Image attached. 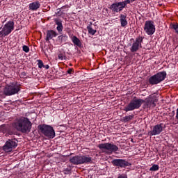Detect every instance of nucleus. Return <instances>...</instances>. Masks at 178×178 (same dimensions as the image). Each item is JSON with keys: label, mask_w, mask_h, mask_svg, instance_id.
Wrapping results in <instances>:
<instances>
[{"label": "nucleus", "mask_w": 178, "mask_h": 178, "mask_svg": "<svg viewBox=\"0 0 178 178\" xmlns=\"http://www.w3.org/2000/svg\"><path fill=\"white\" fill-rule=\"evenodd\" d=\"M13 126L17 131H21V133H30L33 124L29 118L20 117L15 120Z\"/></svg>", "instance_id": "1"}, {"label": "nucleus", "mask_w": 178, "mask_h": 178, "mask_svg": "<svg viewBox=\"0 0 178 178\" xmlns=\"http://www.w3.org/2000/svg\"><path fill=\"white\" fill-rule=\"evenodd\" d=\"M70 163L72 165H88L92 163V157L87 155H76L70 159Z\"/></svg>", "instance_id": "2"}, {"label": "nucleus", "mask_w": 178, "mask_h": 178, "mask_svg": "<svg viewBox=\"0 0 178 178\" xmlns=\"http://www.w3.org/2000/svg\"><path fill=\"white\" fill-rule=\"evenodd\" d=\"M158 102V97L155 93L149 95L145 99H141V104H143V109H152L156 106Z\"/></svg>", "instance_id": "3"}, {"label": "nucleus", "mask_w": 178, "mask_h": 178, "mask_svg": "<svg viewBox=\"0 0 178 178\" xmlns=\"http://www.w3.org/2000/svg\"><path fill=\"white\" fill-rule=\"evenodd\" d=\"M38 129L44 134L47 138H55V130L51 125L40 124L38 126Z\"/></svg>", "instance_id": "4"}, {"label": "nucleus", "mask_w": 178, "mask_h": 178, "mask_svg": "<svg viewBox=\"0 0 178 178\" xmlns=\"http://www.w3.org/2000/svg\"><path fill=\"white\" fill-rule=\"evenodd\" d=\"M166 76L167 74L165 71L159 72L149 78V83L151 84V86L159 84V83H162V81L166 79Z\"/></svg>", "instance_id": "5"}, {"label": "nucleus", "mask_w": 178, "mask_h": 178, "mask_svg": "<svg viewBox=\"0 0 178 178\" xmlns=\"http://www.w3.org/2000/svg\"><path fill=\"white\" fill-rule=\"evenodd\" d=\"M19 91H20V86L17 85V83H12L5 86L3 94L7 96L15 95V94H19Z\"/></svg>", "instance_id": "6"}, {"label": "nucleus", "mask_w": 178, "mask_h": 178, "mask_svg": "<svg viewBox=\"0 0 178 178\" xmlns=\"http://www.w3.org/2000/svg\"><path fill=\"white\" fill-rule=\"evenodd\" d=\"M98 148L101 149L102 152L108 154H112V152H117L119 151V147L116 145H113L110 143H100L98 145Z\"/></svg>", "instance_id": "7"}, {"label": "nucleus", "mask_w": 178, "mask_h": 178, "mask_svg": "<svg viewBox=\"0 0 178 178\" xmlns=\"http://www.w3.org/2000/svg\"><path fill=\"white\" fill-rule=\"evenodd\" d=\"M141 99H132L129 104L124 107V112H130L131 111H134L136 109H139L140 106H141Z\"/></svg>", "instance_id": "8"}, {"label": "nucleus", "mask_w": 178, "mask_h": 178, "mask_svg": "<svg viewBox=\"0 0 178 178\" xmlns=\"http://www.w3.org/2000/svg\"><path fill=\"white\" fill-rule=\"evenodd\" d=\"M14 29L15 22L9 21L4 25L2 30L0 31V35H1V37H6V35H9V34L13 31Z\"/></svg>", "instance_id": "9"}, {"label": "nucleus", "mask_w": 178, "mask_h": 178, "mask_svg": "<svg viewBox=\"0 0 178 178\" xmlns=\"http://www.w3.org/2000/svg\"><path fill=\"white\" fill-rule=\"evenodd\" d=\"M17 147V140L8 139L3 146V149L5 152H12Z\"/></svg>", "instance_id": "10"}, {"label": "nucleus", "mask_w": 178, "mask_h": 178, "mask_svg": "<svg viewBox=\"0 0 178 178\" xmlns=\"http://www.w3.org/2000/svg\"><path fill=\"white\" fill-rule=\"evenodd\" d=\"M143 41H144V37L143 36H138L137 37L135 40H134V42L131 44V47L130 48L131 52H137L140 48H143Z\"/></svg>", "instance_id": "11"}, {"label": "nucleus", "mask_w": 178, "mask_h": 178, "mask_svg": "<svg viewBox=\"0 0 178 178\" xmlns=\"http://www.w3.org/2000/svg\"><path fill=\"white\" fill-rule=\"evenodd\" d=\"M111 163L113 166H116L117 168H124L129 166H131V163L127 161L126 159H115L111 161Z\"/></svg>", "instance_id": "12"}, {"label": "nucleus", "mask_w": 178, "mask_h": 178, "mask_svg": "<svg viewBox=\"0 0 178 178\" xmlns=\"http://www.w3.org/2000/svg\"><path fill=\"white\" fill-rule=\"evenodd\" d=\"M144 31L147 34V35H152L155 33V24H154V21H145Z\"/></svg>", "instance_id": "13"}, {"label": "nucleus", "mask_w": 178, "mask_h": 178, "mask_svg": "<svg viewBox=\"0 0 178 178\" xmlns=\"http://www.w3.org/2000/svg\"><path fill=\"white\" fill-rule=\"evenodd\" d=\"M109 9H111L113 13H119V12H122V10L124 9V7L123 6L122 1H120L111 4Z\"/></svg>", "instance_id": "14"}, {"label": "nucleus", "mask_w": 178, "mask_h": 178, "mask_svg": "<svg viewBox=\"0 0 178 178\" xmlns=\"http://www.w3.org/2000/svg\"><path fill=\"white\" fill-rule=\"evenodd\" d=\"M163 124H158L153 127V129L150 131V136H158L161 134V131H163Z\"/></svg>", "instance_id": "15"}, {"label": "nucleus", "mask_w": 178, "mask_h": 178, "mask_svg": "<svg viewBox=\"0 0 178 178\" xmlns=\"http://www.w3.org/2000/svg\"><path fill=\"white\" fill-rule=\"evenodd\" d=\"M41 7V3L38 1H33L29 5V10H38Z\"/></svg>", "instance_id": "16"}, {"label": "nucleus", "mask_w": 178, "mask_h": 178, "mask_svg": "<svg viewBox=\"0 0 178 178\" xmlns=\"http://www.w3.org/2000/svg\"><path fill=\"white\" fill-rule=\"evenodd\" d=\"M58 33L54 30H49L47 32V35H46V41H49V40H52L54 37H57Z\"/></svg>", "instance_id": "17"}, {"label": "nucleus", "mask_w": 178, "mask_h": 178, "mask_svg": "<svg viewBox=\"0 0 178 178\" xmlns=\"http://www.w3.org/2000/svg\"><path fill=\"white\" fill-rule=\"evenodd\" d=\"M120 22L121 24V27H126L127 26L128 22H127V16L124 14H120Z\"/></svg>", "instance_id": "18"}, {"label": "nucleus", "mask_w": 178, "mask_h": 178, "mask_svg": "<svg viewBox=\"0 0 178 178\" xmlns=\"http://www.w3.org/2000/svg\"><path fill=\"white\" fill-rule=\"evenodd\" d=\"M56 24L57 25L56 30L58 33H62L63 31V25L62 24V20L56 19L54 20Z\"/></svg>", "instance_id": "19"}, {"label": "nucleus", "mask_w": 178, "mask_h": 178, "mask_svg": "<svg viewBox=\"0 0 178 178\" xmlns=\"http://www.w3.org/2000/svg\"><path fill=\"white\" fill-rule=\"evenodd\" d=\"M72 41L74 44L76 45V47H81V42L76 36H72Z\"/></svg>", "instance_id": "20"}, {"label": "nucleus", "mask_w": 178, "mask_h": 178, "mask_svg": "<svg viewBox=\"0 0 178 178\" xmlns=\"http://www.w3.org/2000/svg\"><path fill=\"white\" fill-rule=\"evenodd\" d=\"M87 30L91 35H95V33H97V30L93 29L92 27H91V25L87 26Z\"/></svg>", "instance_id": "21"}, {"label": "nucleus", "mask_w": 178, "mask_h": 178, "mask_svg": "<svg viewBox=\"0 0 178 178\" xmlns=\"http://www.w3.org/2000/svg\"><path fill=\"white\" fill-rule=\"evenodd\" d=\"M58 38L60 41V42H66V41H67V35L65 34L59 35Z\"/></svg>", "instance_id": "22"}, {"label": "nucleus", "mask_w": 178, "mask_h": 178, "mask_svg": "<svg viewBox=\"0 0 178 178\" xmlns=\"http://www.w3.org/2000/svg\"><path fill=\"white\" fill-rule=\"evenodd\" d=\"M134 2V0H125L124 1H121V3H122V6H124V8L129 5V3H131Z\"/></svg>", "instance_id": "23"}, {"label": "nucleus", "mask_w": 178, "mask_h": 178, "mask_svg": "<svg viewBox=\"0 0 178 178\" xmlns=\"http://www.w3.org/2000/svg\"><path fill=\"white\" fill-rule=\"evenodd\" d=\"M133 118H134V115H126L125 117L123 118V122H130V120H131Z\"/></svg>", "instance_id": "24"}, {"label": "nucleus", "mask_w": 178, "mask_h": 178, "mask_svg": "<svg viewBox=\"0 0 178 178\" xmlns=\"http://www.w3.org/2000/svg\"><path fill=\"white\" fill-rule=\"evenodd\" d=\"M150 172H156V170H159V165L156 164H154L150 168Z\"/></svg>", "instance_id": "25"}, {"label": "nucleus", "mask_w": 178, "mask_h": 178, "mask_svg": "<svg viewBox=\"0 0 178 178\" xmlns=\"http://www.w3.org/2000/svg\"><path fill=\"white\" fill-rule=\"evenodd\" d=\"M58 57V59H60V60H66V55L65 54V53L59 54Z\"/></svg>", "instance_id": "26"}, {"label": "nucleus", "mask_w": 178, "mask_h": 178, "mask_svg": "<svg viewBox=\"0 0 178 178\" xmlns=\"http://www.w3.org/2000/svg\"><path fill=\"white\" fill-rule=\"evenodd\" d=\"M38 66L39 69H42V67L44 66V63H42V60H38Z\"/></svg>", "instance_id": "27"}, {"label": "nucleus", "mask_w": 178, "mask_h": 178, "mask_svg": "<svg viewBox=\"0 0 178 178\" xmlns=\"http://www.w3.org/2000/svg\"><path fill=\"white\" fill-rule=\"evenodd\" d=\"M22 49H23L24 52H26V54H27L28 52H30V48L28 47L27 45H24V46L22 47Z\"/></svg>", "instance_id": "28"}, {"label": "nucleus", "mask_w": 178, "mask_h": 178, "mask_svg": "<svg viewBox=\"0 0 178 178\" xmlns=\"http://www.w3.org/2000/svg\"><path fill=\"white\" fill-rule=\"evenodd\" d=\"M170 29H172L173 30H177L178 29V24L176 23V24H170Z\"/></svg>", "instance_id": "29"}, {"label": "nucleus", "mask_w": 178, "mask_h": 178, "mask_svg": "<svg viewBox=\"0 0 178 178\" xmlns=\"http://www.w3.org/2000/svg\"><path fill=\"white\" fill-rule=\"evenodd\" d=\"M69 8H70V6L67 4L65 6H62L60 9H69Z\"/></svg>", "instance_id": "30"}, {"label": "nucleus", "mask_w": 178, "mask_h": 178, "mask_svg": "<svg viewBox=\"0 0 178 178\" xmlns=\"http://www.w3.org/2000/svg\"><path fill=\"white\" fill-rule=\"evenodd\" d=\"M21 77H26L27 76V74L24 72H22L20 74Z\"/></svg>", "instance_id": "31"}, {"label": "nucleus", "mask_w": 178, "mask_h": 178, "mask_svg": "<svg viewBox=\"0 0 178 178\" xmlns=\"http://www.w3.org/2000/svg\"><path fill=\"white\" fill-rule=\"evenodd\" d=\"M72 72H73V69L70 68V69L67 71V73L68 74H72Z\"/></svg>", "instance_id": "32"}, {"label": "nucleus", "mask_w": 178, "mask_h": 178, "mask_svg": "<svg viewBox=\"0 0 178 178\" xmlns=\"http://www.w3.org/2000/svg\"><path fill=\"white\" fill-rule=\"evenodd\" d=\"M56 15H58L59 16H62V11L60 10H59V11H58Z\"/></svg>", "instance_id": "33"}, {"label": "nucleus", "mask_w": 178, "mask_h": 178, "mask_svg": "<svg viewBox=\"0 0 178 178\" xmlns=\"http://www.w3.org/2000/svg\"><path fill=\"white\" fill-rule=\"evenodd\" d=\"M177 120H178V108H177V113H176V116H175Z\"/></svg>", "instance_id": "34"}, {"label": "nucleus", "mask_w": 178, "mask_h": 178, "mask_svg": "<svg viewBox=\"0 0 178 178\" xmlns=\"http://www.w3.org/2000/svg\"><path fill=\"white\" fill-rule=\"evenodd\" d=\"M43 67H44V69H49V65H43Z\"/></svg>", "instance_id": "35"}, {"label": "nucleus", "mask_w": 178, "mask_h": 178, "mask_svg": "<svg viewBox=\"0 0 178 178\" xmlns=\"http://www.w3.org/2000/svg\"><path fill=\"white\" fill-rule=\"evenodd\" d=\"M175 33H177H177H178V29H177V30H175Z\"/></svg>", "instance_id": "36"}]
</instances>
